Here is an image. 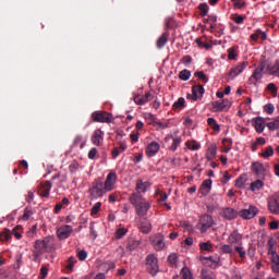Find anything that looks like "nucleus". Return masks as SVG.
<instances>
[{"label": "nucleus", "instance_id": "1", "mask_svg": "<svg viewBox=\"0 0 279 279\" xmlns=\"http://www.w3.org/2000/svg\"><path fill=\"white\" fill-rule=\"evenodd\" d=\"M130 203L135 206V213L138 217H145L149 213V208H151V203L141 194H131Z\"/></svg>", "mask_w": 279, "mask_h": 279}, {"label": "nucleus", "instance_id": "2", "mask_svg": "<svg viewBox=\"0 0 279 279\" xmlns=\"http://www.w3.org/2000/svg\"><path fill=\"white\" fill-rule=\"evenodd\" d=\"M146 271L150 274V276H157L158 271H160V266L158 265V256L155 254H148L145 258Z\"/></svg>", "mask_w": 279, "mask_h": 279}, {"label": "nucleus", "instance_id": "3", "mask_svg": "<svg viewBox=\"0 0 279 279\" xmlns=\"http://www.w3.org/2000/svg\"><path fill=\"white\" fill-rule=\"evenodd\" d=\"M53 236H46L44 240H37L35 242V250H37L38 254H45L46 252H51L53 247Z\"/></svg>", "mask_w": 279, "mask_h": 279}, {"label": "nucleus", "instance_id": "4", "mask_svg": "<svg viewBox=\"0 0 279 279\" xmlns=\"http://www.w3.org/2000/svg\"><path fill=\"white\" fill-rule=\"evenodd\" d=\"M233 247H234V252L239 254V257L242 260H245L247 256H250V258H254L256 256V247H254V245L252 244H250L247 251L245 250V246H243V242Z\"/></svg>", "mask_w": 279, "mask_h": 279}, {"label": "nucleus", "instance_id": "5", "mask_svg": "<svg viewBox=\"0 0 279 279\" xmlns=\"http://www.w3.org/2000/svg\"><path fill=\"white\" fill-rule=\"evenodd\" d=\"M106 193H108V191H106L104 182L95 180L89 189V195H92L94 199H99V197H104Z\"/></svg>", "mask_w": 279, "mask_h": 279}, {"label": "nucleus", "instance_id": "6", "mask_svg": "<svg viewBox=\"0 0 279 279\" xmlns=\"http://www.w3.org/2000/svg\"><path fill=\"white\" fill-rule=\"evenodd\" d=\"M214 225H215V220L213 219V216L203 215L201 216L196 225V229L199 230L202 234H204V232H208V229L213 228Z\"/></svg>", "mask_w": 279, "mask_h": 279}, {"label": "nucleus", "instance_id": "7", "mask_svg": "<svg viewBox=\"0 0 279 279\" xmlns=\"http://www.w3.org/2000/svg\"><path fill=\"white\" fill-rule=\"evenodd\" d=\"M248 65L250 62L247 61H242L233 65L229 73L227 74L228 82H231L232 80H235V77H239V75H241V73H243V71H245Z\"/></svg>", "mask_w": 279, "mask_h": 279}, {"label": "nucleus", "instance_id": "8", "mask_svg": "<svg viewBox=\"0 0 279 279\" xmlns=\"http://www.w3.org/2000/svg\"><path fill=\"white\" fill-rule=\"evenodd\" d=\"M92 119L95 123H112V116L107 111H94Z\"/></svg>", "mask_w": 279, "mask_h": 279}, {"label": "nucleus", "instance_id": "9", "mask_svg": "<svg viewBox=\"0 0 279 279\" xmlns=\"http://www.w3.org/2000/svg\"><path fill=\"white\" fill-rule=\"evenodd\" d=\"M268 210L271 215H279V193H275L267 199Z\"/></svg>", "mask_w": 279, "mask_h": 279}, {"label": "nucleus", "instance_id": "10", "mask_svg": "<svg viewBox=\"0 0 279 279\" xmlns=\"http://www.w3.org/2000/svg\"><path fill=\"white\" fill-rule=\"evenodd\" d=\"M232 102L228 99L216 100L211 102L213 112H223L226 110H230Z\"/></svg>", "mask_w": 279, "mask_h": 279}, {"label": "nucleus", "instance_id": "11", "mask_svg": "<svg viewBox=\"0 0 279 279\" xmlns=\"http://www.w3.org/2000/svg\"><path fill=\"white\" fill-rule=\"evenodd\" d=\"M251 169L257 178H265L267 171H269V166L263 165L260 161H254L251 166Z\"/></svg>", "mask_w": 279, "mask_h": 279}, {"label": "nucleus", "instance_id": "12", "mask_svg": "<svg viewBox=\"0 0 279 279\" xmlns=\"http://www.w3.org/2000/svg\"><path fill=\"white\" fill-rule=\"evenodd\" d=\"M150 242L157 252L165 250L167 245L165 243V235H162L161 233H156L155 235H153L150 238Z\"/></svg>", "mask_w": 279, "mask_h": 279}, {"label": "nucleus", "instance_id": "13", "mask_svg": "<svg viewBox=\"0 0 279 279\" xmlns=\"http://www.w3.org/2000/svg\"><path fill=\"white\" fill-rule=\"evenodd\" d=\"M102 186H105L107 193L114 191V186H117V172H109Z\"/></svg>", "mask_w": 279, "mask_h": 279}, {"label": "nucleus", "instance_id": "14", "mask_svg": "<svg viewBox=\"0 0 279 279\" xmlns=\"http://www.w3.org/2000/svg\"><path fill=\"white\" fill-rule=\"evenodd\" d=\"M71 234H73V227L71 225H63L57 230V236L60 239V241L69 239Z\"/></svg>", "mask_w": 279, "mask_h": 279}, {"label": "nucleus", "instance_id": "15", "mask_svg": "<svg viewBox=\"0 0 279 279\" xmlns=\"http://www.w3.org/2000/svg\"><path fill=\"white\" fill-rule=\"evenodd\" d=\"M265 66H258L254 70L253 74L248 78V84H253V86H256L260 80H263Z\"/></svg>", "mask_w": 279, "mask_h": 279}, {"label": "nucleus", "instance_id": "16", "mask_svg": "<svg viewBox=\"0 0 279 279\" xmlns=\"http://www.w3.org/2000/svg\"><path fill=\"white\" fill-rule=\"evenodd\" d=\"M239 215L242 217V219H254V217L258 215V207L250 205L247 209L240 210Z\"/></svg>", "mask_w": 279, "mask_h": 279}, {"label": "nucleus", "instance_id": "17", "mask_svg": "<svg viewBox=\"0 0 279 279\" xmlns=\"http://www.w3.org/2000/svg\"><path fill=\"white\" fill-rule=\"evenodd\" d=\"M228 243L232 247H235L236 245H241V243H243V234H241L238 231H232L228 236Z\"/></svg>", "mask_w": 279, "mask_h": 279}, {"label": "nucleus", "instance_id": "18", "mask_svg": "<svg viewBox=\"0 0 279 279\" xmlns=\"http://www.w3.org/2000/svg\"><path fill=\"white\" fill-rule=\"evenodd\" d=\"M159 151H160V144L158 142H150L146 146V156L148 158H154V156H156V154H158Z\"/></svg>", "mask_w": 279, "mask_h": 279}, {"label": "nucleus", "instance_id": "19", "mask_svg": "<svg viewBox=\"0 0 279 279\" xmlns=\"http://www.w3.org/2000/svg\"><path fill=\"white\" fill-rule=\"evenodd\" d=\"M93 145H96V147H101L104 143V131L101 129H97L94 131L92 138H90Z\"/></svg>", "mask_w": 279, "mask_h": 279}, {"label": "nucleus", "instance_id": "20", "mask_svg": "<svg viewBox=\"0 0 279 279\" xmlns=\"http://www.w3.org/2000/svg\"><path fill=\"white\" fill-rule=\"evenodd\" d=\"M154 99V95L151 93L147 92L145 95H137L134 97V101L137 106H145V104H148Z\"/></svg>", "mask_w": 279, "mask_h": 279}, {"label": "nucleus", "instance_id": "21", "mask_svg": "<svg viewBox=\"0 0 279 279\" xmlns=\"http://www.w3.org/2000/svg\"><path fill=\"white\" fill-rule=\"evenodd\" d=\"M252 125L258 134H263L265 132L266 121L264 118H255L252 121Z\"/></svg>", "mask_w": 279, "mask_h": 279}, {"label": "nucleus", "instance_id": "22", "mask_svg": "<svg viewBox=\"0 0 279 279\" xmlns=\"http://www.w3.org/2000/svg\"><path fill=\"white\" fill-rule=\"evenodd\" d=\"M198 191L201 195H203V197H206V195H208L210 191H213V180L207 179L203 181Z\"/></svg>", "mask_w": 279, "mask_h": 279}, {"label": "nucleus", "instance_id": "23", "mask_svg": "<svg viewBox=\"0 0 279 279\" xmlns=\"http://www.w3.org/2000/svg\"><path fill=\"white\" fill-rule=\"evenodd\" d=\"M239 216V211H236L234 208L227 207L222 210V217L225 219H228L229 221H232V219H236Z\"/></svg>", "mask_w": 279, "mask_h": 279}, {"label": "nucleus", "instance_id": "24", "mask_svg": "<svg viewBox=\"0 0 279 279\" xmlns=\"http://www.w3.org/2000/svg\"><path fill=\"white\" fill-rule=\"evenodd\" d=\"M271 269L274 274H279V255L276 251H271Z\"/></svg>", "mask_w": 279, "mask_h": 279}, {"label": "nucleus", "instance_id": "25", "mask_svg": "<svg viewBox=\"0 0 279 279\" xmlns=\"http://www.w3.org/2000/svg\"><path fill=\"white\" fill-rule=\"evenodd\" d=\"M51 182L46 181L41 184L39 189V195L40 197H49V193L51 192Z\"/></svg>", "mask_w": 279, "mask_h": 279}, {"label": "nucleus", "instance_id": "26", "mask_svg": "<svg viewBox=\"0 0 279 279\" xmlns=\"http://www.w3.org/2000/svg\"><path fill=\"white\" fill-rule=\"evenodd\" d=\"M192 93H193V99L194 101H197V99H202V97H204V86L202 85H196L193 87L192 89Z\"/></svg>", "mask_w": 279, "mask_h": 279}, {"label": "nucleus", "instance_id": "27", "mask_svg": "<svg viewBox=\"0 0 279 279\" xmlns=\"http://www.w3.org/2000/svg\"><path fill=\"white\" fill-rule=\"evenodd\" d=\"M206 158L207 160H215L217 158V145L211 144L206 151Z\"/></svg>", "mask_w": 279, "mask_h": 279}, {"label": "nucleus", "instance_id": "28", "mask_svg": "<svg viewBox=\"0 0 279 279\" xmlns=\"http://www.w3.org/2000/svg\"><path fill=\"white\" fill-rule=\"evenodd\" d=\"M140 232L149 234V232H151V222H149V220H143L140 225Z\"/></svg>", "mask_w": 279, "mask_h": 279}, {"label": "nucleus", "instance_id": "29", "mask_svg": "<svg viewBox=\"0 0 279 279\" xmlns=\"http://www.w3.org/2000/svg\"><path fill=\"white\" fill-rule=\"evenodd\" d=\"M185 145H186L187 149H191V151H197L202 148V144H199L195 140L187 141L185 143Z\"/></svg>", "mask_w": 279, "mask_h": 279}, {"label": "nucleus", "instance_id": "30", "mask_svg": "<svg viewBox=\"0 0 279 279\" xmlns=\"http://www.w3.org/2000/svg\"><path fill=\"white\" fill-rule=\"evenodd\" d=\"M263 186H265V182H263V180L260 179H257L256 181L251 183L250 189L253 193H256V191H260Z\"/></svg>", "mask_w": 279, "mask_h": 279}, {"label": "nucleus", "instance_id": "31", "mask_svg": "<svg viewBox=\"0 0 279 279\" xmlns=\"http://www.w3.org/2000/svg\"><path fill=\"white\" fill-rule=\"evenodd\" d=\"M147 189H149V182H143L142 180L137 181L136 183L137 193H146Z\"/></svg>", "mask_w": 279, "mask_h": 279}, {"label": "nucleus", "instance_id": "32", "mask_svg": "<svg viewBox=\"0 0 279 279\" xmlns=\"http://www.w3.org/2000/svg\"><path fill=\"white\" fill-rule=\"evenodd\" d=\"M207 124L209 125V128H211V130H214V132H221V125L217 123V120L215 118H208Z\"/></svg>", "mask_w": 279, "mask_h": 279}, {"label": "nucleus", "instance_id": "33", "mask_svg": "<svg viewBox=\"0 0 279 279\" xmlns=\"http://www.w3.org/2000/svg\"><path fill=\"white\" fill-rule=\"evenodd\" d=\"M167 43H169V34L163 33L157 40V47L158 49H162V47H165V45H167Z\"/></svg>", "mask_w": 279, "mask_h": 279}, {"label": "nucleus", "instance_id": "34", "mask_svg": "<svg viewBox=\"0 0 279 279\" xmlns=\"http://www.w3.org/2000/svg\"><path fill=\"white\" fill-rule=\"evenodd\" d=\"M125 234H128V229L125 227L120 226L114 232V239H117V241H119L120 239H123V236H125Z\"/></svg>", "mask_w": 279, "mask_h": 279}, {"label": "nucleus", "instance_id": "35", "mask_svg": "<svg viewBox=\"0 0 279 279\" xmlns=\"http://www.w3.org/2000/svg\"><path fill=\"white\" fill-rule=\"evenodd\" d=\"M204 260H207V264L209 267H213L214 269L218 267L219 262L221 260L219 257H204Z\"/></svg>", "mask_w": 279, "mask_h": 279}, {"label": "nucleus", "instance_id": "36", "mask_svg": "<svg viewBox=\"0 0 279 279\" xmlns=\"http://www.w3.org/2000/svg\"><path fill=\"white\" fill-rule=\"evenodd\" d=\"M269 74L275 75V77H279V60L276 63L268 68Z\"/></svg>", "mask_w": 279, "mask_h": 279}, {"label": "nucleus", "instance_id": "37", "mask_svg": "<svg viewBox=\"0 0 279 279\" xmlns=\"http://www.w3.org/2000/svg\"><path fill=\"white\" fill-rule=\"evenodd\" d=\"M222 143H223V148H222L223 154H229L230 149H232V140L223 138Z\"/></svg>", "mask_w": 279, "mask_h": 279}, {"label": "nucleus", "instance_id": "38", "mask_svg": "<svg viewBox=\"0 0 279 279\" xmlns=\"http://www.w3.org/2000/svg\"><path fill=\"white\" fill-rule=\"evenodd\" d=\"M181 276L183 279H193V272H191V269L186 266L182 268Z\"/></svg>", "mask_w": 279, "mask_h": 279}, {"label": "nucleus", "instance_id": "39", "mask_svg": "<svg viewBox=\"0 0 279 279\" xmlns=\"http://www.w3.org/2000/svg\"><path fill=\"white\" fill-rule=\"evenodd\" d=\"M259 156H262V158H271V156H274V147H266V149L260 153Z\"/></svg>", "mask_w": 279, "mask_h": 279}, {"label": "nucleus", "instance_id": "40", "mask_svg": "<svg viewBox=\"0 0 279 279\" xmlns=\"http://www.w3.org/2000/svg\"><path fill=\"white\" fill-rule=\"evenodd\" d=\"M168 263L171 267H178V254L172 253L168 256Z\"/></svg>", "mask_w": 279, "mask_h": 279}, {"label": "nucleus", "instance_id": "41", "mask_svg": "<svg viewBox=\"0 0 279 279\" xmlns=\"http://www.w3.org/2000/svg\"><path fill=\"white\" fill-rule=\"evenodd\" d=\"M266 89L269 90L272 97H278V86H276L274 83H269Z\"/></svg>", "mask_w": 279, "mask_h": 279}, {"label": "nucleus", "instance_id": "42", "mask_svg": "<svg viewBox=\"0 0 279 279\" xmlns=\"http://www.w3.org/2000/svg\"><path fill=\"white\" fill-rule=\"evenodd\" d=\"M179 77L180 80H182L183 82H189V80H191V71L189 70H183L179 73Z\"/></svg>", "mask_w": 279, "mask_h": 279}, {"label": "nucleus", "instance_id": "43", "mask_svg": "<svg viewBox=\"0 0 279 279\" xmlns=\"http://www.w3.org/2000/svg\"><path fill=\"white\" fill-rule=\"evenodd\" d=\"M222 254H234L232 244H225L220 247Z\"/></svg>", "mask_w": 279, "mask_h": 279}, {"label": "nucleus", "instance_id": "44", "mask_svg": "<svg viewBox=\"0 0 279 279\" xmlns=\"http://www.w3.org/2000/svg\"><path fill=\"white\" fill-rule=\"evenodd\" d=\"M199 248L202 250V252H211L213 251V243L202 242V243H199Z\"/></svg>", "mask_w": 279, "mask_h": 279}, {"label": "nucleus", "instance_id": "45", "mask_svg": "<svg viewBox=\"0 0 279 279\" xmlns=\"http://www.w3.org/2000/svg\"><path fill=\"white\" fill-rule=\"evenodd\" d=\"M198 10L201 12V16H206L208 14V11L210 10V8L208 7L207 3H201L198 5Z\"/></svg>", "mask_w": 279, "mask_h": 279}, {"label": "nucleus", "instance_id": "46", "mask_svg": "<svg viewBox=\"0 0 279 279\" xmlns=\"http://www.w3.org/2000/svg\"><path fill=\"white\" fill-rule=\"evenodd\" d=\"M32 215H34V211H32V209L26 207L24 210V215L22 217H20V219L22 221H28V219L32 217Z\"/></svg>", "mask_w": 279, "mask_h": 279}, {"label": "nucleus", "instance_id": "47", "mask_svg": "<svg viewBox=\"0 0 279 279\" xmlns=\"http://www.w3.org/2000/svg\"><path fill=\"white\" fill-rule=\"evenodd\" d=\"M99 210H101V203H100V202L96 203V204L92 207L90 216H92V217H95V215H98V214H99Z\"/></svg>", "mask_w": 279, "mask_h": 279}, {"label": "nucleus", "instance_id": "48", "mask_svg": "<svg viewBox=\"0 0 279 279\" xmlns=\"http://www.w3.org/2000/svg\"><path fill=\"white\" fill-rule=\"evenodd\" d=\"M179 226H180V228H183L186 232H191V230H193V227L191 226V223L185 220H181L179 222Z\"/></svg>", "mask_w": 279, "mask_h": 279}, {"label": "nucleus", "instance_id": "49", "mask_svg": "<svg viewBox=\"0 0 279 279\" xmlns=\"http://www.w3.org/2000/svg\"><path fill=\"white\" fill-rule=\"evenodd\" d=\"M138 245H141L138 240H132L128 245V250H130V252H134V250L138 248Z\"/></svg>", "mask_w": 279, "mask_h": 279}, {"label": "nucleus", "instance_id": "50", "mask_svg": "<svg viewBox=\"0 0 279 279\" xmlns=\"http://www.w3.org/2000/svg\"><path fill=\"white\" fill-rule=\"evenodd\" d=\"M180 143H182V138L181 137L173 138V143L170 146L171 151H175L178 149V147H180Z\"/></svg>", "mask_w": 279, "mask_h": 279}, {"label": "nucleus", "instance_id": "51", "mask_svg": "<svg viewBox=\"0 0 279 279\" xmlns=\"http://www.w3.org/2000/svg\"><path fill=\"white\" fill-rule=\"evenodd\" d=\"M231 1L236 10H242V8H245L246 5L244 0H231Z\"/></svg>", "mask_w": 279, "mask_h": 279}, {"label": "nucleus", "instance_id": "52", "mask_svg": "<svg viewBox=\"0 0 279 279\" xmlns=\"http://www.w3.org/2000/svg\"><path fill=\"white\" fill-rule=\"evenodd\" d=\"M184 104H185L184 98L180 97V98L173 104L174 110H180V108H184Z\"/></svg>", "mask_w": 279, "mask_h": 279}, {"label": "nucleus", "instance_id": "53", "mask_svg": "<svg viewBox=\"0 0 279 279\" xmlns=\"http://www.w3.org/2000/svg\"><path fill=\"white\" fill-rule=\"evenodd\" d=\"M75 263H77V259H75V257H70L68 259L66 269H69L70 271H73V267H75Z\"/></svg>", "mask_w": 279, "mask_h": 279}, {"label": "nucleus", "instance_id": "54", "mask_svg": "<svg viewBox=\"0 0 279 279\" xmlns=\"http://www.w3.org/2000/svg\"><path fill=\"white\" fill-rule=\"evenodd\" d=\"M268 130H279V120L267 123Z\"/></svg>", "mask_w": 279, "mask_h": 279}, {"label": "nucleus", "instance_id": "55", "mask_svg": "<svg viewBox=\"0 0 279 279\" xmlns=\"http://www.w3.org/2000/svg\"><path fill=\"white\" fill-rule=\"evenodd\" d=\"M207 23L214 28L217 25V15H209L207 17Z\"/></svg>", "mask_w": 279, "mask_h": 279}, {"label": "nucleus", "instance_id": "56", "mask_svg": "<svg viewBox=\"0 0 279 279\" xmlns=\"http://www.w3.org/2000/svg\"><path fill=\"white\" fill-rule=\"evenodd\" d=\"M235 186H238V189H243L245 186V179L243 177H239L235 180Z\"/></svg>", "mask_w": 279, "mask_h": 279}, {"label": "nucleus", "instance_id": "57", "mask_svg": "<svg viewBox=\"0 0 279 279\" xmlns=\"http://www.w3.org/2000/svg\"><path fill=\"white\" fill-rule=\"evenodd\" d=\"M16 230H21V226H16L11 234H13V236H15V239H23V234H21V232L16 231Z\"/></svg>", "mask_w": 279, "mask_h": 279}, {"label": "nucleus", "instance_id": "58", "mask_svg": "<svg viewBox=\"0 0 279 279\" xmlns=\"http://www.w3.org/2000/svg\"><path fill=\"white\" fill-rule=\"evenodd\" d=\"M0 239L2 241H10V239H12V235L10 231H3L2 233H0Z\"/></svg>", "mask_w": 279, "mask_h": 279}, {"label": "nucleus", "instance_id": "59", "mask_svg": "<svg viewBox=\"0 0 279 279\" xmlns=\"http://www.w3.org/2000/svg\"><path fill=\"white\" fill-rule=\"evenodd\" d=\"M228 58L229 60H235L236 59V51L234 48H229L228 49Z\"/></svg>", "mask_w": 279, "mask_h": 279}, {"label": "nucleus", "instance_id": "60", "mask_svg": "<svg viewBox=\"0 0 279 279\" xmlns=\"http://www.w3.org/2000/svg\"><path fill=\"white\" fill-rule=\"evenodd\" d=\"M231 179H232V177L230 175V173H228V171H226L222 175L221 182H222V184H228V182H230Z\"/></svg>", "mask_w": 279, "mask_h": 279}, {"label": "nucleus", "instance_id": "61", "mask_svg": "<svg viewBox=\"0 0 279 279\" xmlns=\"http://www.w3.org/2000/svg\"><path fill=\"white\" fill-rule=\"evenodd\" d=\"M258 38H260V29H257L255 33H253L251 35V40L253 43H256L258 40Z\"/></svg>", "mask_w": 279, "mask_h": 279}, {"label": "nucleus", "instance_id": "62", "mask_svg": "<svg viewBox=\"0 0 279 279\" xmlns=\"http://www.w3.org/2000/svg\"><path fill=\"white\" fill-rule=\"evenodd\" d=\"M77 257L80 260H86V258H88V253H86V251H80Z\"/></svg>", "mask_w": 279, "mask_h": 279}, {"label": "nucleus", "instance_id": "63", "mask_svg": "<svg viewBox=\"0 0 279 279\" xmlns=\"http://www.w3.org/2000/svg\"><path fill=\"white\" fill-rule=\"evenodd\" d=\"M195 76L199 77V80H203V82H208V76L204 72H195Z\"/></svg>", "mask_w": 279, "mask_h": 279}, {"label": "nucleus", "instance_id": "64", "mask_svg": "<svg viewBox=\"0 0 279 279\" xmlns=\"http://www.w3.org/2000/svg\"><path fill=\"white\" fill-rule=\"evenodd\" d=\"M202 279H213V276L207 270H202Z\"/></svg>", "mask_w": 279, "mask_h": 279}]
</instances>
